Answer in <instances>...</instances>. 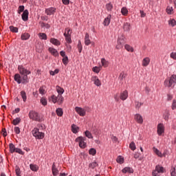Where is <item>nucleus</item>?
<instances>
[{
	"label": "nucleus",
	"instance_id": "obj_19",
	"mask_svg": "<svg viewBox=\"0 0 176 176\" xmlns=\"http://www.w3.org/2000/svg\"><path fill=\"white\" fill-rule=\"evenodd\" d=\"M49 52L50 53H51V54H52V56H54L55 57H58V52L57 51V50L52 47H50Z\"/></svg>",
	"mask_w": 176,
	"mask_h": 176
},
{
	"label": "nucleus",
	"instance_id": "obj_40",
	"mask_svg": "<svg viewBox=\"0 0 176 176\" xmlns=\"http://www.w3.org/2000/svg\"><path fill=\"white\" fill-rule=\"evenodd\" d=\"M50 42L52 45H60V41L57 38H51Z\"/></svg>",
	"mask_w": 176,
	"mask_h": 176
},
{
	"label": "nucleus",
	"instance_id": "obj_44",
	"mask_svg": "<svg viewBox=\"0 0 176 176\" xmlns=\"http://www.w3.org/2000/svg\"><path fill=\"white\" fill-rule=\"evenodd\" d=\"M64 102V98L63 97V95H58V103L63 104Z\"/></svg>",
	"mask_w": 176,
	"mask_h": 176
},
{
	"label": "nucleus",
	"instance_id": "obj_3",
	"mask_svg": "<svg viewBox=\"0 0 176 176\" xmlns=\"http://www.w3.org/2000/svg\"><path fill=\"white\" fill-rule=\"evenodd\" d=\"M32 133L37 140H43V138H45V133L39 131L38 128H34L32 131Z\"/></svg>",
	"mask_w": 176,
	"mask_h": 176
},
{
	"label": "nucleus",
	"instance_id": "obj_35",
	"mask_svg": "<svg viewBox=\"0 0 176 176\" xmlns=\"http://www.w3.org/2000/svg\"><path fill=\"white\" fill-rule=\"evenodd\" d=\"M30 38V34L28 33H24L21 35L22 41H27Z\"/></svg>",
	"mask_w": 176,
	"mask_h": 176
},
{
	"label": "nucleus",
	"instance_id": "obj_28",
	"mask_svg": "<svg viewBox=\"0 0 176 176\" xmlns=\"http://www.w3.org/2000/svg\"><path fill=\"white\" fill-rule=\"evenodd\" d=\"M56 112L58 116H63V115H64V111H63V109L61 108H58Z\"/></svg>",
	"mask_w": 176,
	"mask_h": 176
},
{
	"label": "nucleus",
	"instance_id": "obj_29",
	"mask_svg": "<svg viewBox=\"0 0 176 176\" xmlns=\"http://www.w3.org/2000/svg\"><path fill=\"white\" fill-rule=\"evenodd\" d=\"M85 45H90V43H91V42H90L89 34L87 33L85 34Z\"/></svg>",
	"mask_w": 176,
	"mask_h": 176
},
{
	"label": "nucleus",
	"instance_id": "obj_45",
	"mask_svg": "<svg viewBox=\"0 0 176 176\" xmlns=\"http://www.w3.org/2000/svg\"><path fill=\"white\" fill-rule=\"evenodd\" d=\"M40 102L44 107H45V105H47V100L45 98H41V100H40Z\"/></svg>",
	"mask_w": 176,
	"mask_h": 176
},
{
	"label": "nucleus",
	"instance_id": "obj_46",
	"mask_svg": "<svg viewBox=\"0 0 176 176\" xmlns=\"http://www.w3.org/2000/svg\"><path fill=\"white\" fill-rule=\"evenodd\" d=\"M38 36L40 39H44V40L47 39V36L45 33H39Z\"/></svg>",
	"mask_w": 176,
	"mask_h": 176
},
{
	"label": "nucleus",
	"instance_id": "obj_13",
	"mask_svg": "<svg viewBox=\"0 0 176 176\" xmlns=\"http://www.w3.org/2000/svg\"><path fill=\"white\" fill-rule=\"evenodd\" d=\"M171 117V114L170 113V111L166 110L163 113V119L166 122H168L170 118Z\"/></svg>",
	"mask_w": 176,
	"mask_h": 176
},
{
	"label": "nucleus",
	"instance_id": "obj_39",
	"mask_svg": "<svg viewBox=\"0 0 176 176\" xmlns=\"http://www.w3.org/2000/svg\"><path fill=\"white\" fill-rule=\"evenodd\" d=\"M101 63H102V67H104V68H107V67H108V61H107L105 58H102Z\"/></svg>",
	"mask_w": 176,
	"mask_h": 176
},
{
	"label": "nucleus",
	"instance_id": "obj_43",
	"mask_svg": "<svg viewBox=\"0 0 176 176\" xmlns=\"http://www.w3.org/2000/svg\"><path fill=\"white\" fill-rule=\"evenodd\" d=\"M106 9L108 10V12H111L112 9H113V6H112V3H109L106 4Z\"/></svg>",
	"mask_w": 176,
	"mask_h": 176
},
{
	"label": "nucleus",
	"instance_id": "obj_17",
	"mask_svg": "<svg viewBox=\"0 0 176 176\" xmlns=\"http://www.w3.org/2000/svg\"><path fill=\"white\" fill-rule=\"evenodd\" d=\"M153 151L155 154L158 155L159 157H166V154H162V152H160V151H159V149L155 147L153 148Z\"/></svg>",
	"mask_w": 176,
	"mask_h": 176
},
{
	"label": "nucleus",
	"instance_id": "obj_25",
	"mask_svg": "<svg viewBox=\"0 0 176 176\" xmlns=\"http://www.w3.org/2000/svg\"><path fill=\"white\" fill-rule=\"evenodd\" d=\"M168 23V25H170V27H175L176 25V21L174 19H169Z\"/></svg>",
	"mask_w": 176,
	"mask_h": 176
},
{
	"label": "nucleus",
	"instance_id": "obj_56",
	"mask_svg": "<svg viewBox=\"0 0 176 176\" xmlns=\"http://www.w3.org/2000/svg\"><path fill=\"white\" fill-rule=\"evenodd\" d=\"M92 71L94 72H96V74H98L100 72V71H101V69H100V67L96 66V67H93Z\"/></svg>",
	"mask_w": 176,
	"mask_h": 176
},
{
	"label": "nucleus",
	"instance_id": "obj_1",
	"mask_svg": "<svg viewBox=\"0 0 176 176\" xmlns=\"http://www.w3.org/2000/svg\"><path fill=\"white\" fill-rule=\"evenodd\" d=\"M18 71L19 74H16L14 76V80L18 85H27L30 83V78L28 75L31 74V71L25 69L23 65L18 66Z\"/></svg>",
	"mask_w": 176,
	"mask_h": 176
},
{
	"label": "nucleus",
	"instance_id": "obj_16",
	"mask_svg": "<svg viewBox=\"0 0 176 176\" xmlns=\"http://www.w3.org/2000/svg\"><path fill=\"white\" fill-rule=\"evenodd\" d=\"M151 63V58L149 57H146L142 60V67H148V65Z\"/></svg>",
	"mask_w": 176,
	"mask_h": 176
},
{
	"label": "nucleus",
	"instance_id": "obj_62",
	"mask_svg": "<svg viewBox=\"0 0 176 176\" xmlns=\"http://www.w3.org/2000/svg\"><path fill=\"white\" fill-rule=\"evenodd\" d=\"M170 58H173V60H176V52H172L170 54Z\"/></svg>",
	"mask_w": 176,
	"mask_h": 176
},
{
	"label": "nucleus",
	"instance_id": "obj_42",
	"mask_svg": "<svg viewBox=\"0 0 176 176\" xmlns=\"http://www.w3.org/2000/svg\"><path fill=\"white\" fill-rule=\"evenodd\" d=\"M129 148L131 151H135V149H137V147L135 146V143H134V142H131L129 144Z\"/></svg>",
	"mask_w": 176,
	"mask_h": 176
},
{
	"label": "nucleus",
	"instance_id": "obj_10",
	"mask_svg": "<svg viewBox=\"0 0 176 176\" xmlns=\"http://www.w3.org/2000/svg\"><path fill=\"white\" fill-rule=\"evenodd\" d=\"M91 80L92 82H94V85L98 87H100V86H101V80H100L98 76H93L91 77Z\"/></svg>",
	"mask_w": 176,
	"mask_h": 176
},
{
	"label": "nucleus",
	"instance_id": "obj_47",
	"mask_svg": "<svg viewBox=\"0 0 176 176\" xmlns=\"http://www.w3.org/2000/svg\"><path fill=\"white\" fill-rule=\"evenodd\" d=\"M118 45H124V38L123 36H121L118 38Z\"/></svg>",
	"mask_w": 176,
	"mask_h": 176
},
{
	"label": "nucleus",
	"instance_id": "obj_34",
	"mask_svg": "<svg viewBox=\"0 0 176 176\" xmlns=\"http://www.w3.org/2000/svg\"><path fill=\"white\" fill-rule=\"evenodd\" d=\"M124 47L126 50H127V52H134V48H133V47H131V45H125Z\"/></svg>",
	"mask_w": 176,
	"mask_h": 176
},
{
	"label": "nucleus",
	"instance_id": "obj_53",
	"mask_svg": "<svg viewBox=\"0 0 176 176\" xmlns=\"http://www.w3.org/2000/svg\"><path fill=\"white\" fill-rule=\"evenodd\" d=\"M9 28L12 32H19V28L14 26H10Z\"/></svg>",
	"mask_w": 176,
	"mask_h": 176
},
{
	"label": "nucleus",
	"instance_id": "obj_31",
	"mask_svg": "<svg viewBox=\"0 0 176 176\" xmlns=\"http://www.w3.org/2000/svg\"><path fill=\"white\" fill-rule=\"evenodd\" d=\"M20 122H21V118H16L12 120V124H14V126H17V124H19V123H20Z\"/></svg>",
	"mask_w": 176,
	"mask_h": 176
},
{
	"label": "nucleus",
	"instance_id": "obj_21",
	"mask_svg": "<svg viewBox=\"0 0 176 176\" xmlns=\"http://www.w3.org/2000/svg\"><path fill=\"white\" fill-rule=\"evenodd\" d=\"M72 131L74 134L78 133V131H79V127L75 124H72Z\"/></svg>",
	"mask_w": 176,
	"mask_h": 176
},
{
	"label": "nucleus",
	"instance_id": "obj_60",
	"mask_svg": "<svg viewBox=\"0 0 176 176\" xmlns=\"http://www.w3.org/2000/svg\"><path fill=\"white\" fill-rule=\"evenodd\" d=\"M42 47H43L42 46L37 45L36 46V52H38V53H41V52H42Z\"/></svg>",
	"mask_w": 176,
	"mask_h": 176
},
{
	"label": "nucleus",
	"instance_id": "obj_38",
	"mask_svg": "<svg viewBox=\"0 0 176 176\" xmlns=\"http://www.w3.org/2000/svg\"><path fill=\"white\" fill-rule=\"evenodd\" d=\"M170 171V175L171 176H176V168H175V166H172Z\"/></svg>",
	"mask_w": 176,
	"mask_h": 176
},
{
	"label": "nucleus",
	"instance_id": "obj_52",
	"mask_svg": "<svg viewBox=\"0 0 176 176\" xmlns=\"http://www.w3.org/2000/svg\"><path fill=\"white\" fill-rule=\"evenodd\" d=\"M25 7L24 6H20L18 8V14H21L24 12Z\"/></svg>",
	"mask_w": 176,
	"mask_h": 176
},
{
	"label": "nucleus",
	"instance_id": "obj_30",
	"mask_svg": "<svg viewBox=\"0 0 176 176\" xmlns=\"http://www.w3.org/2000/svg\"><path fill=\"white\" fill-rule=\"evenodd\" d=\"M121 13L123 16H127L128 13H129V10H127V8L126 7H123L121 9Z\"/></svg>",
	"mask_w": 176,
	"mask_h": 176
},
{
	"label": "nucleus",
	"instance_id": "obj_51",
	"mask_svg": "<svg viewBox=\"0 0 176 176\" xmlns=\"http://www.w3.org/2000/svg\"><path fill=\"white\" fill-rule=\"evenodd\" d=\"M51 100L54 104H56V102H58V96H56L55 95H52L51 96Z\"/></svg>",
	"mask_w": 176,
	"mask_h": 176
},
{
	"label": "nucleus",
	"instance_id": "obj_27",
	"mask_svg": "<svg viewBox=\"0 0 176 176\" xmlns=\"http://www.w3.org/2000/svg\"><path fill=\"white\" fill-rule=\"evenodd\" d=\"M98 166V164L96 162H91L89 164V168H92V170H94L96 167Z\"/></svg>",
	"mask_w": 176,
	"mask_h": 176
},
{
	"label": "nucleus",
	"instance_id": "obj_57",
	"mask_svg": "<svg viewBox=\"0 0 176 176\" xmlns=\"http://www.w3.org/2000/svg\"><path fill=\"white\" fill-rule=\"evenodd\" d=\"M65 32H66L67 36H71V34H72V32L71 31V29H69V28H65Z\"/></svg>",
	"mask_w": 176,
	"mask_h": 176
},
{
	"label": "nucleus",
	"instance_id": "obj_2",
	"mask_svg": "<svg viewBox=\"0 0 176 176\" xmlns=\"http://www.w3.org/2000/svg\"><path fill=\"white\" fill-rule=\"evenodd\" d=\"M176 84V75H172L169 78H166L164 82V85L165 87H168L170 89H174V86Z\"/></svg>",
	"mask_w": 176,
	"mask_h": 176
},
{
	"label": "nucleus",
	"instance_id": "obj_64",
	"mask_svg": "<svg viewBox=\"0 0 176 176\" xmlns=\"http://www.w3.org/2000/svg\"><path fill=\"white\" fill-rule=\"evenodd\" d=\"M111 140L113 141V142H118V138L116 136H111Z\"/></svg>",
	"mask_w": 176,
	"mask_h": 176
},
{
	"label": "nucleus",
	"instance_id": "obj_8",
	"mask_svg": "<svg viewBox=\"0 0 176 176\" xmlns=\"http://www.w3.org/2000/svg\"><path fill=\"white\" fill-rule=\"evenodd\" d=\"M57 9L54 7H50L48 8L47 9H45V14H47V16H52L53 14H54V13H56Z\"/></svg>",
	"mask_w": 176,
	"mask_h": 176
},
{
	"label": "nucleus",
	"instance_id": "obj_12",
	"mask_svg": "<svg viewBox=\"0 0 176 176\" xmlns=\"http://www.w3.org/2000/svg\"><path fill=\"white\" fill-rule=\"evenodd\" d=\"M135 120H136L137 123L139 124H142V123H144V118H142V116L139 113L135 115Z\"/></svg>",
	"mask_w": 176,
	"mask_h": 176
},
{
	"label": "nucleus",
	"instance_id": "obj_63",
	"mask_svg": "<svg viewBox=\"0 0 176 176\" xmlns=\"http://www.w3.org/2000/svg\"><path fill=\"white\" fill-rule=\"evenodd\" d=\"M41 27H45V28H50V25L48 23H42Z\"/></svg>",
	"mask_w": 176,
	"mask_h": 176
},
{
	"label": "nucleus",
	"instance_id": "obj_22",
	"mask_svg": "<svg viewBox=\"0 0 176 176\" xmlns=\"http://www.w3.org/2000/svg\"><path fill=\"white\" fill-rule=\"evenodd\" d=\"M30 170H32V171L36 172V171H38V170H39V166H38V165H36V164H31L30 165Z\"/></svg>",
	"mask_w": 176,
	"mask_h": 176
},
{
	"label": "nucleus",
	"instance_id": "obj_20",
	"mask_svg": "<svg viewBox=\"0 0 176 176\" xmlns=\"http://www.w3.org/2000/svg\"><path fill=\"white\" fill-rule=\"evenodd\" d=\"M52 174L54 176L58 175V170L54 163L52 164Z\"/></svg>",
	"mask_w": 176,
	"mask_h": 176
},
{
	"label": "nucleus",
	"instance_id": "obj_48",
	"mask_svg": "<svg viewBox=\"0 0 176 176\" xmlns=\"http://www.w3.org/2000/svg\"><path fill=\"white\" fill-rule=\"evenodd\" d=\"M15 173L16 176H21V171L20 170V168L19 166H16Z\"/></svg>",
	"mask_w": 176,
	"mask_h": 176
},
{
	"label": "nucleus",
	"instance_id": "obj_49",
	"mask_svg": "<svg viewBox=\"0 0 176 176\" xmlns=\"http://www.w3.org/2000/svg\"><path fill=\"white\" fill-rule=\"evenodd\" d=\"M124 31H130V24L129 23H124Z\"/></svg>",
	"mask_w": 176,
	"mask_h": 176
},
{
	"label": "nucleus",
	"instance_id": "obj_32",
	"mask_svg": "<svg viewBox=\"0 0 176 176\" xmlns=\"http://www.w3.org/2000/svg\"><path fill=\"white\" fill-rule=\"evenodd\" d=\"M166 13L168 14H173V13H174V10L173 9V7L171 6H168L166 8Z\"/></svg>",
	"mask_w": 176,
	"mask_h": 176
},
{
	"label": "nucleus",
	"instance_id": "obj_7",
	"mask_svg": "<svg viewBox=\"0 0 176 176\" xmlns=\"http://www.w3.org/2000/svg\"><path fill=\"white\" fill-rule=\"evenodd\" d=\"M157 134L160 136L162 135V134H164V124H158L157 126Z\"/></svg>",
	"mask_w": 176,
	"mask_h": 176
},
{
	"label": "nucleus",
	"instance_id": "obj_9",
	"mask_svg": "<svg viewBox=\"0 0 176 176\" xmlns=\"http://www.w3.org/2000/svg\"><path fill=\"white\" fill-rule=\"evenodd\" d=\"M75 111L80 116H85L86 115V110L82 107H76Z\"/></svg>",
	"mask_w": 176,
	"mask_h": 176
},
{
	"label": "nucleus",
	"instance_id": "obj_11",
	"mask_svg": "<svg viewBox=\"0 0 176 176\" xmlns=\"http://www.w3.org/2000/svg\"><path fill=\"white\" fill-rule=\"evenodd\" d=\"M128 97H129V92L127 91V90H124V91L121 92L120 94V98L122 101L127 100Z\"/></svg>",
	"mask_w": 176,
	"mask_h": 176
},
{
	"label": "nucleus",
	"instance_id": "obj_55",
	"mask_svg": "<svg viewBox=\"0 0 176 176\" xmlns=\"http://www.w3.org/2000/svg\"><path fill=\"white\" fill-rule=\"evenodd\" d=\"M58 72H60V70H58V69H56L54 71H50V74L52 76H54V75L58 74Z\"/></svg>",
	"mask_w": 176,
	"mask_h": 176
},
{
	"label": "nucleus",
	"instance_id": "obj_18",
	"mask_svg": "<svg viewBox=\"0 0 176 176\" xmlns=\"http://www.w3.org/2000/svg\"><path fill=\"white\" fill-rule=\"evenodd\" d=\"M122 172L124 174H126V173H129V174H133V173H134V170L130 167H125L122 169Z\"/></svg>",
	"mask_w": 176,
	"mask_h": 176
},
{
	"label": "nucleus",
	"instance_id": "obj_4",
	"mask_svg": "<svg viewBox=\"0 0 176 176\" xmlns=\"http://www.w3.org/2000/svg\"><path fill=\"white\" fill-rule=\"evenodd\" d=\"M164 173V167L161 165H157L155 168L152 172V176H160V174H163Z\"/></svg>",
	"mask_w": 176,
	"mask_h": 176
},
{
	"label": "nucleus",
	"instance_id": "obj_5",
	"mask_svg": "<svg viewBox=\"0 0 176 176\" xmlns=\"http://www.w3.org/2000/svg\"><path fill=\"white\" fill-rule=\"evenodd\" d=\"M29 118L32 120H34L35 122H39L41 120V118L39 117V114L35 111H30L29 112Z\"/></svg>",
	"mask_w": 176,
	"mask_h": 176
},
{
	"label": "nucleus",
	"instance_id": "obj_58",
	"mask_svg": "<svg viewBox=\"0 0 176 176\" xmlns=\"http://www.w3.org/2000/svg\"><path fill=\"white\" fill-rule=\"evenodd\" d=\"M15 152L16 153H19V155H24V152H23V150H21V148H15Z\"/></svg>",
	"mask_w": 176,
	"mask_h": 176
},
{
	"label": "nucleus",
	"instance_id": "obj_23",
	"mask_svg": "<svg viewBox=\"0 0 176 176\" xmlns=\"http://www.w3.org/2000/svg\"><path fill=\"white\" fill-rule=\"evenodd\" d=\"M9 148L10 153H14L16 151V146H14V144H13V143H10L9 144Z\"/></svg>",
	"mask_w": 176,
	"mask_h": 176
},
{
	"label": "nucleus",
	"instance_id": "obj_37",
	"mask_svg": "<svg viewBox=\"0 0 176 176\" xmlns=\"http://www.w3.org/2000/svg\"><path fill=\"white\" fill-rule=\"evenodd\" d=\"M89 155H92V156H95V155L97 153V150L96 148H92L89 150Z\"/></svg>",
	"mask_w": 176,
	"mask_h": 176
},
{
	"label": "nucleus",
	"instance_id": "obj_24",
	"mask_svg": "<svg viewBox=\"0 0 176 176\" xmlns=\"http://www.w3.org/2000/svg\"><path fill=\"white\" fill-rule=\"evenodd\" d=\"M142 105H144V102L135 101V108L136 109H140Z\"/></svg>",
	"mask_w": 176,
	"mask_h": 176
},
{
	"label": "nucleus",
	"instance_id": "obj_15",
	"mask_svg": "<svg viewBox=\"0 0 176 176\" xmlns=\"http://www.w3.org/2000/svg\"><path fill=\"white\" fill-rule=\"evenodd\" d=\"M112 18V16H111V14H109L104 20L103 21V25L105 26H108L109 25L110 23H111V19Z\"/></svg>",
	"mask_w": 176,
	"mask_h": 176
},
{
	"label": "nucleus",
	"instance_id": "obj_59",
	"mask_svg": "<svg viewBox=\"0 0 176 176\" xmlns=\"http://www.w3.org/2000/svg\"><path fill=\"white\" fill-rule=\"evenodd\" d=\"M171 109L174 111V109H176V100H173L171 105Z\"/></svg>",
	"mask_w": 176,
	"mask_h": 176
},
{
	"label": "nucleus",
	"instance_id": "obj_54",
	"mask_svg": "<svg viewBox=\"0 0 176 176\" xmlns=\"http://www.w3.org/2000/svg\"><path fill=\"white\" fill-rule=\"evenodd\" d=\"M62 61H63V63L64 64V65H67L69 63L68 56L63 57L62 59Z\"/></svg>",
	"mask_w": 176,
	"mask_h": 176
},
{
	"label": "nucleus",
	"instance_id": "obj_33",
	"mask_svg": "<svg viewBox=\"0 0 176 176\" xmlns=\"http://www.w3.org/2000/svg\"><path fill=\"white\" fill-rule=\"evenodd\" d=\"M64 36H65V41L67 43H72L71 36H67V32H65Z\"/></svg>",
	"mask_w": 176,
	"mask_h": 176
},
{
	"label": "nucleus",
	"instance_id": "obj_26",
	"mask_svg": "<svg viewBox=\"0 0 176 176\" xmlns=\"http://www.w3.org/2000/svg\"><path fill=\"white\" fill-rule=\"evenodd\" d=\"M21 97L22 98L23 102H25V101H27V94H25V91H21Z\"/></svg>",
	"mask_w": 176,
	"mask_h": 176
},
{
	"label": "nucleus",
	"instance_id": "obj_6",
	"mask_svg": "<svg viewBox=\"0 0 176 176\" xmlns=\"http://www.w3.org/2000/svg\"><path fill=\"white\" fill-rule=\"evenodd\" d=\"M85 140H86V138L80 136V137L76 138V142L79 143L80 148L85 149V148H86V142H85Z\"/></svg>",
	"mask_w": 176,
	"mask_h": 176
},
{
	"label": "nucleus",
	"instance_id": "obj_36",
	"mask_svg": "<svg viewBox=\"0 0 176 176\" xmlns=\"http://www.w3.org/2000/svg\"><path fill=\"white\" fill-rule=\"evenodd\" d=\"M117 163H119L120 164H123L124 162V159L122 157V156H118L116 159Z\"/></svg>",
	"mask_w": 176,
	"mask_h": 176
},
{
	"label": "nucleus",
	"instance_id": "obj_41",
	"mask_svg": "<svg viewBox=\"0 0 176 176\" xmlns=\"http://www.w3.org/2000/svg\"><path fill=\"white\" fill-rule=\"evenodd\" d=\"M56 91L58 93V95L63 94H64V89L60 87H56Z\"/></svg>",
	"mask_w": 176,
	"mask_h": 176
},
{
	"label": "nucleus",
	"instance_id": "obj_50",
	"mask_svg": "<svg viewBox=\"0 0 176 176\" xmlns=\"http://www.w3.org/2000/svg\"><path fill=\"white\" fill-rule=\"evenodd\" d=\"M85 137H87V138H89V139L93 138V135H91V133H90V131H86L85 132Z\"/></svg>",
	"mask_w": 176,
	"mask_h": 176
},
{
	"label": "nucleus",
	"instance_id": "obj_14",
	"mask_svg": "<svg viewBox=\"0 0 176 176\" xmlns=\"http://www.w3.org/2000/svg\"><path fill=\"white\" fill-rule=\"evenodd\" d=\"M28 14H30L28 10H25L22 14V20L23 21H28Z\"/></svg>",
	"mask_w": 176,
	"mask_h": 176
},
{
	"label": "nucleus",
	"instance_id": "obj_61",
	"mask_svg": "<svg viewBox=\"0 0 176 176\" xmlns=\"http://www.w3.org/2000/svg\"><path fill=\"white\" fill-rule=\"evenodd\" d=\"M14 131L16 133V134H19L20 133V128L19 126H15Z\"/></svg>",
	"mask_w": 176,
	"mask_h": 176
}]
</instances>
